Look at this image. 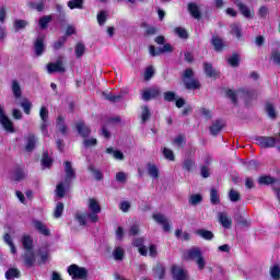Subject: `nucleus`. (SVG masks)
Masks as SVG:
<instances>
[{
    "instance_id": "1",
    "label": "nucleus",
    "mask_w": 280,
    "mask_h": 280,
    "mask_svg": "<svg viewBox=\"0 0 280 280\" xmlns=\"http://www.w3.org/2000/svg\"><path fill=\"white\" fill-rule=\"evenodd\" d=\"M182 82L186 91H200V89H202V83H200V80L196 78V72H194V69L191 68L184 70L182 74Z\"/></svg>"
},
{
    "instance_id": "2",
    "label": "nucleus",
    "mask_w": 280,
    "mask_h": 280,
    "mask_svg": "<svg viewBox=\"0 0 280 280\" xmlns=\"http://www.w3.org/2000/svg\"><path fill=\"white\" fill-rule=\"evenodd\" d=\"M186 259L196 261L198 270H205V267L207 266V261H205V256L202 255V249H200V247L187 249Z\"/></svg>"
},
{
    "instance_id": "3",
    "label": "nucleus",
    "mask_w": 280,
    "mask_h": 280,
    "mask_svg": "<svg viewBox=\"0 0 280 280\" xmlns=\"http://www.w3.org/2000/svg\"><path fill=\"white\" fill-rule=\"evenodd\" d=\"M89 213H86L90 222H93L94 224H97L100 222V215L98 213H102V206H100V202L95 198L89 199V206H88Z\"/></svg>"
},
{
    "instance_id": "4",
    "label": "nucleus",
    "mask_w": 280,
    "mask_h": 280,
    "mask_svg": "<svg viewBox=\"0 0 280 280\" xmlns=\"http://www.w3.org/2000/svg\"><path fill=\"white\" fill-rule=\"evenodd\" d=\"M68 275L73 279H82V280H86L89 279V270H86V268L84 267H80L75 264L70 265L68 267Z\"/></svg>"
},
{
    "instance_id": "5",
    "label": "nucleus",
    "mask_w": 280,
    "mask_h": 280,
    "mask_svg": "<svg viewBox=\"0 0 280 280\" xmlns=\"http://www.w3.org/2000/svg\"><path fill=\"white\" fill-rule=\"evenodd\" d=\"M0 124L2 128L5 130V132H11V133L16 132V129H14V124L5 115V110H3V107L1 105H0Z\"/></svg>"
},
{
    "instance_id": "6",
    "label": "nucleus",
    "mask_w": 280,
    "mask_h": 280,
    "mask_svg": "<svg viewBox=\"0 0 280 280\" xmlns=\"http://www.w3.org/2000/svg\"><path fill=\"white\" fill-rule=\"evenodd\" d=\"M256 141L259 147L265 148L266 150L270 148H275L277 145L279 139L270 136H259L256 137Z\"/></svg>"
},
{
    "instance_id": "7",
    "label": "nucleus",
    "mask_w": 280,
    "mask_h": 280,
    "mask_svg": "<svg viewBox=\"0 0 280 280\" xmlns=\"http://www.w3.org/2000/svg\"><path fill=\"white\" fill-rule=\"evenodd\" d=\"M67 69L65 68V63L62 61V57H59L56 62L47 63V72L48 73H65Z\"/></svg>"
},
{
    "instance_id": "8",
    "label": "nucleus",
    "mask_w": 280,
    "mask_h": 280,
    "mask_svg": "<svg viewBox=\"0 0 280 280\" xmlns=\"http://www.w3.org/2000/svg\"><path fill=\"white\" fill-rule=\"evenodd\" d=\"M150 55L153 56V58H156V56H161V54H172L174 51V47L172 44H164L163 47H154L150 46L149 47Z\"/></svg>"
},
{
    "instance_id": "9",
    "label": "nucleus",
    "mask_w": 280,
    "mask_h": 280,
    "mask_svg": "<svg viewBox=\"0 0 280 280\" xmlns=\"http://www.w3.org/2000/svg\"><path fill=\"white\" fill-rule=\"evenodd\" d=\"M232 1L245 19H253L255 16V11H250V8L244 4L242 0H232Z\"/></svg>"
},
{
    "instance_id": "10",
    "label": "nucleus",
    "mask_w": 280,
    "mask_h": 280,
    "mask_svg": "<svg viewBox=\"0 0 280 280\" xmlns=\"http://www.w3.org/2000/svg\"><path fill=\"white\" fill-rule=\"evenodd\" d=\"M75 130L82 139H89V137H91V127H89L84 120H79L75 124Z\"/></svg>"
},
{
    "instance_id": "11",
    "label": "nucleus",
    "mask_w": 280,
    "mask_h": 280,
    "mask_svg": "<svg viewBox=\"0 0 280 280\" xmlns=\"http://www.w3.org/2000/svg\"><path fill=\"white\" fill-rule=\"evenodd\" d=\"M33 49L35 51V56L40 57L43 54H45V49H47V46L45 45V37L38 36L34 40Z\"/></svg>"
},
{
    "instance_id": "12",
    "label": "nucleus",
    "mask_w": 280,
    "mask_h": 280,
    "mask_svg": "<svg viewBox=\"0 0 280 280\" xmlns=\"http://www.w3.org/2000/svg\"><path fill=\"white\" fill-rule=\"evenodd\" d=\"M63 164L66 173L65 183L69 187V185H71V180H74L75 178V170H73V166L71 165L70 161H66L63 162Z\"/></svg>"
},
{
    "instance_id": "13",
    "label": "nucleus",
    "mask_w": 280,
    "mask_h": 280,
    "mask_svg": "<svg viewBox=\"0 0 280 280\" xmlns=\"http://www.w3.org/2000/svg\"><path fill=\"white\" fill-rule=\"evenodd\" d=\"M63 164L66 173L65 183L69 187V185H71V180H74L75 178V170H73V166L71 165L70 161H66L63 162Z\"/></svg>"
},
{
    "instance_id": "14",
    "label": "nucleus",
    "mask_w": 280,
    "mask_h": 280,
    "mask_svg": "<svg viewBox=\"0 0 280 280\" xmlns=\"http://www.w3.org/2000/svg\"><path fill=\"white\" fill-rule=\"evenodd\" d=\"M171 275L174 280H187L189 276L185 271V269L178 267L177 265H173L171 268Z\"/></svg>"
},
{
    "instance_id": "15",
    "label": "nucleus",
    "mask_w": 280,
    "mask_h": 280,
    "mask_svg": "<svg viewBox=\"0 0 280 280\" xmlns=\"http://www.w3.org/2000/svg\"><path fill=\"white\" fill-rule=\"evenodd\" d=\"M203 71L207 78H211L212 80H218V78H220V71L213 68L211 62H203Z\"/></svg>"
},
{
    "instance_id": "16",
    "label": "nucleus",
    "mask_w": 280,
    "mask_h": 280,
    "mask_svg": "<svg viewBox=\"0 0 280 280\" xmlns=\"http://www.w3.org/2000/svg\"><path fill=\"white\" fill-rule=\"evenodd\" d=\"M210 45H212L214 51H217L218 54H222V51H224V49H226L224 39H222L220 36L213 35L210 40Z\"/></svg>"
},
{
    "instance_id": "17",
    "label": "nucleus",
    "mask_w": 280,
    "mask_h": 280,
    "mask_svg": "<svg viewBox=\"0 0 280 280\" xmlns=\"http://www.w3.org/2000/svg\"><path fill=\"white\" fill-rule=\"evenodd\" d=\"M153 220L158 222V224H162L163 226V231L165 233H170V231H172V224L168 223L167 219L165 218V215H163L162 213H154L152 215Z\"/></svg>"
},
{
    "instance_id": "18",
    "label": "nucleus",
    "mask_w": 280,
    "mask_h": 280,
    "mask_svg": "<svg viewBox=\"0 0 280 280\" xmlns=\"http://www.w3.org/2000/svg\"><path fill=\"white\" fill-rule=\"evenodd\" d=\"M56 128H57L58 132H60V135H62V137L67 136V133L69 132V126L65 121V116H57Z\"/></svg>"
},
{
    "instance_id": "19",
    "label": "nucleus",
    "mask_w": 280,
    "mask_h": 280,
    "mask_svg": "<svg viewBox=\"0 0 280 280\" xmlns=\"http://www.w3.org/2000/svg\"><path fill=\"white\" fill-rule=\"evenodd\" d=\"M159 96H161V90L159 88H152L142 93V100L144 102H150V100H155Z\"/></svg>"
},
{
    "instance_id": "20",
    "label": "nucleus",
    "mask_w": 280,
    "mask_h": 280,
    "mask_svg": "<svg viewBox=\"0 0 280 280\" xmlns=\"http://www.w3.org/2000/svg\"><path fill=\"white\" fill-rule=\"evenodd\" d=\"M188 12L192 19H196L197 21H200L202 19V13L200 12V8H198V4L195 2L188 3Z\"/></svg>"
},
{
    "instance_id": "21",
    "label": "nucleus",
    "mask_w": 280,
    "mask_h": 280,
    "mask_svg": "<svg viewBox=\"0 0 280 280\" xmlns=\"http://www.w3.org/2000/svg\"><path fill=\"white\" fill-rule=\"evenodd\" d=\"M24 178H25V171L23 170V167L21 166L15 167L13 170L11 180H13L14 183H21V180H24Z\"/></svg>"
},
{
    "instance_id": "22",
    "label": "nucleus",
    "mask_w": 280,
    "mask_h": 280,
    "mask_svg": "<svg viewBox=\"0 0 280 280\" xmlns=\"http://www.w3.org/2000/svg\"><path fill=\"white\" fill-rule=\"evenodd\" d=\"M223 128L224 124H222V119H217L214 124L210 126V135H212V137H218Z\"/></svg>"
},
{
    "instance_id": "23",
    "label": "nucleus",
    "mask_w": 280,
    "mask_h": 280,
    "mask_svg": "<svg viewBox=\"0 0 280 280\" xmlns=\"http://www.w3.org/2000/svg\"><path fill=\"white\" fill-rule=\"evenodd\" d=\"M34 228L38 233H40V235H45V237H49V235H51V232L43 221H34Z\"/></svg>"
},
{
    "instance_id": "24",
    "label": "nucleus",
    "mask_w": 280,
    "mask_h": 280,
    "mask_svg": "<svg viewBox=\"0 0 280 280\" xmlns=\"http://www.w3.org/2000/svg\"><path fill=\"white\" fill-rule=\"evenodd\" d=\"M23 260L27 268H32L36 264V255L34 254V250L25 252L23 255Z\"/></svg>"
},
{
    "instance_id": "25",
    "label": "nucleus",
    "mask_w": 280,
    "mask_h": 280,
    "mask_svg": "<svg viewBox=\"0 0 280 280\" xmlns=\"http://www.w3.org/2000/svg\"><path fill=\"white\" fill-rule=\"evenodd\" d=\"M25 150L27 152H34L36 150V136L33 133H30L27 139H26V145Z\"/></svg>"
},
{
    "instance_id": "26",
    "label": "nucleus",
    "mask_w": 280,
    "mask_h": 280,
    "mask_svg": "<svg viewBox=\"0 0 280 280\" xmlns=\"http://www.w3.org/2000/svg\"><path fill=\"white\" fill-rule=\"evenodd\" d=\"M7 280L21 279V270L18 268H9L4 275Z\"/></svg>"
},
{
    "instance_id": "27",
    "label": "nucleus",
    "mask_w": 280,
    "mask_h": 280,
    "mask_svg": "<svg viewBox=\"0 0 280 280\" xmlns=\"http://www.w3.org/2000/svg\"><path fill=\"white\" fill-rule=\"evenodd\" d=\"M22 246L26 250V253L33 252L34 241L32 240V236H30V235L23 236V238H22Z\"/></svg>"
},
{
    "instance_id": "28",
    "label": "nucleus",
    "mask_w": 280,
    "mask_h": 280,
    "mask_svg": "<svg viewBox=\"0 0 280 280\" xmlns=\"http://www.w3.org/2000/svg\"><path fill=\"white\" fill-rule=\"evenodd\" d=\"M196 235H199V237H202V240H206L207 242H211L213 240V232L205 229H199L196 231Z\"/></svg>"
},
{
    "instance_id": "29",
    "label": "nucleus",
    "mask_w": 280,
    "mask_h": 280,
    "mask_svg": "<svg viewBox=\"0 0 280 280\" xmlns=\"http://www.w3.org/2000/svg\"><path fill=\"white\" fill-rule=\"evenodd\" d=\"M51 21H54L52 15H44V16L39 18L38 25H39L40 30H47V27H49V24L51 23Z\"/></svg>"
},
{
    "instance_id": "30",
    "label": "nucleus",
    "mask_w": 280,
    "mask_h": 280,
    "mask_svg": "<svg viewBox=\"0 0 280 280\" xmlns=\"http://www.w3.org/2000/svg\"><path fill=\"white\" fill-rule=\"evenodd\" d=\"M103 95L105 97V100H107V102H112V104H117L119 102H121L124 95L121 94H118V95H115L113 93H105L103 92Z\"/></svg>"
},
{
    "instance_id": "31",
    "label": "nucleus",
    "mask_w": 280,
    "mask_h": 280,
    "mask_svg": "<svg viewBox=\"0 0 280 280\" xmlns=\"http://www.w3.org/2000/svg\"><path fill=\"white\" fill-rule=\"evenodd\" d=\"M148 174L151 176V178H159V166L156 164L149 163L147 165Z\"/></svg>"
},
{
    "instance_id": "32",
    "label": "nucleus",
    "mask_w": 280,
    "mask_h": 280,
    "mask_svg": "<svg viewBox=\"0 0 280 280\" xmlns=\"http://www.w3.org/2000/svg\"><path fill=\"white\" fill-rule=\"evenodd\" d=\"M259 185H275L277 183V178L270 175H262L258 178Z\"/></svg>"
},
{
    "instance_id": "33",
    "label": "nucleus",
    "mask_w": 280,
    "mask_h": 280,
    "mask_svg": "<svg viewBox=\"0 0 280 280\" xmlns=\"http://www.w3.org/2000/svg\"><path fill=\"white\" fill-rule=\"evenodd\" d=\"M228 65L233 68L240 67V54L232 52V56L226 60Z\"/></svg>"
},
{
    "instance_id": "34",
    "label": "nucleus",
    "mask_w": 280,
    "mask_h": 280,
    "mask_svg": "<svg viewBox=\"0 0 280 280\" xmlns=\"http://www.w3.org/2000/svg\"><path fill=\"white\" fill-rule=\"evenodd\" d=\"M89 172L94 174L95 180H104V173L97 170L94 164H90L88 167Z\"/></svg>"
},
{
    "instance_id": "35",
    "label": "nucleus",
    "mask_w": 280,
    "mask_h": 280,
    "mask_svg": "<svg viewBox=\"0 0 280 280\" xmlns=\"http://www.w3.org/2000/svg\"><path fill=\"white\" fill-rule=\"evenodd\" d=\"M70 10H82L84 8V0H70L68 1Z\"/></svg>"
},
{
    "instance_id": "36",
    "label": "nucleus",
    "mask_w": 280,
    "mask_h": 280,
    "mask_svg": "<svg viewBox=\"0 0 280 280\" xmlns=\"http://www.w3.org/2000/svg\"><path fill=\"white\" fill-rule=\"evenodd\" d=\"M231 34L237 38V40H242L243 34H242V26L238 24H232L231 26Z\"/></svg>"
},
{
    "instance_id": "37",
    "label": "nucleus",
    "mask_w": 280,
    "mask_h": 280,
    "mask_svg": "<svg viewBox=\"0 0 280 280\" xmlns=\"http://www.w3.org/2000/svg\"><path fill=\"white\" fill-rule=\"evenodd\" d=\"M162 154L166 161H176V155H174V151L168 149L167 147L162 148Z\"/></svg>"
},
{
    "instance_id": "38",
    "label": "nucleus",
    "mask_w": 280,
    "mask_h": 280,
    "mask_svg": "<svg viewBox=\"0 0 280 280\" xmlns=\"http://www.w3.org/2000/svg\"><path fill=\"white\" fill-rule=\"evenodd\" d=\"M42 165L43 167L50 168L51 165H54V160L49 158V152H44L43 158H42Z\"/></svg>"
},
{
    "instance_id": "39",
    "label": "nucleus",
    "mask_w": 280,
    "mask_h": 280,
    "mask_svg": "<svg viewBox=\"0 0 280 280\" xmlns=\"http://www.w3.org/2000/svg\"><path fill=\"white\" fill-rule=\"evenodd\" d=\"M107 154H113L114 159L117 161H124V152L116 150L113 147L106 149Z\"/></svg>"
},
{
    "instance_id": "40",
    "label": "nucleus",
    "mask_w": 280,
    "mask_h": 280,
    "mask_svg": "<svg viewBox=\"0 0 280 280\" xmlns=\"http://www.w3.org/2000/svg\"><path fill=\"white\" fill-rule=\"evenodd\" d=\"M153 272L159 279H165V267L161 265V262H158V265L153 267Z\"/></svg>"
},
{
    "instance_id": "41",
    "label": "nucleus",
    "mask_w": 280,
    "mask_h": 280,
    "mask_svg": "<svg viewBox=\"0 0 280 280\" xmlns=\"http://www.w3.org/2000/svg\"><path fill=\"white\" fill-rule=\"evenodd\" d=\"M210 202L211 205H220V194L215 188L210 190Z\"/></svg>"
},
{
    "instance_id": "42",
    "label": "nucleus",
    "mask_w": 280,
    "mask_h": 280,
    "mask_svg": "<svg viewBox=\"0 0 280 280\" xmlns=\"http://www.w3.org/2000/svg\"><path fill=\"white\" fill-rule=\"evenodd\" d=\"M86 51V47L82 43H78L74 47V54L77 58H82L84 52Z\"/></svg>"
},
{
    "instance_id": "43",
    "label": "nucleus",
    "mask_w": 280,
    "mask_h": 280,
    "mask_svg": "<svg viewBox=\"0 0 280 280\" xmlns=\"http://www.w3.org/2000/svg\"><path fill=\"white\" fill-rule=\"evenodd\" d=\"M266 113L270 119H277V110L275 109V105H272V103L266 104Z\"/></svg>"
},
{
    "instance_id": "44",
    "label": "nucleus",
    "mask_w": 280,
    "mask_h": 280,
    "mask_svg": "<svg viewBox=\"0 0 280 280\" xmlns=\"http://www.w3.org/2000/svg\"><path fill=\"white\" fill-rule=\"evenodd\" d=\"M194 167H196V161L186 159L183 162V168L186 170V172H194Z\"/></svg>"
},
{
    "instance_id": "45",
    "label": "nucleus",
    "mask_w": 280,
    "mask_h": 280,
    "mask_svg": "<svg viewBox=\"0 0 280 280\" xmlns=\"http://www.w3.org/2000/svg\"><path fill=\"white\" fill-rule=\"evenodd\" d=\"M188 202L189 205H192V207L200 205V202H202V195L200 194L191 195L188 199Z\"/></svg>"
},
{
    "instance_id": "46",
    "label": "nucleus",
    "mask_w": 280,
    "mask_h": 280,
    "mask_svg": "<svg viewBox=\"0 0 280 280\" xmlns=\"http://www.w3.org/2000/svg\"><path fill=\"white\" fill-rule=\"evenodd\" d=\"M28 8H32V10H36L37 12H43L45 10V1L39 2H28Z\"/></svg>"
},
{
    "instance_id": "47",
    "label": "nucleus",
    "mask_w": 280,
    "mask_h": 280,
    "mask_svg": "<svg viewBox=\"0 0 280 280\" xmlns=\"http://www.w3.org/2000/svg\"><path fill=\"white\" fill-rule=\"evenodd\" d=\"M229 198L231 202H240V200H242V195L240 194V191L231 189L229 191Z\"/></svg>"
},
{
    "instance_id": "48",
    "label": "nucleus",
    "mask_w": 280,
    "mask_h": 280,
    "mask_svg": "<svg viewBox=\"0 0 280 280\" xmlns=\"http://www.w3.org/2000/svg\"><path fill=\"white\" fill-rule=\"evenodd\" d=\"M125 255H126V253L124 252V249L121 247H116L113 252V256L116 261H121L124 259Z\"/></svg>"
},
{
    "instance_id": "49",
    "label": "nucleus",
    "mask_w": 280,
    "mask_h": 280,
    "mask_svg": "<svg viewBox=\"0 0 280 280\" xmlns=\"http://www.w3.org/2000/svg\"><path fill=\"white\" fill-rule=\"evenodd\" d=\"M12 91H13L14 97H16L19 100V97H21V95H22L21 85L19 84V81H16V80L12 81Z\"/></svg>"
},
{
    "instance_id": "50",
    "label": "nucleus",
    "mask_w": 280,
    "mask_h": 280,
    "mask_svg": "<svg viewBox=\"0 0 280 280\" xmlns=\"http://www.w3.org/2000/svg\"><path fill=\"white\" fill-rule=\"evenodd\" d=\"M175 34L178 35V37L183 38L184 40H187V38H189V33L187 32V30L180 26L175 27Z\"/></svg>"
},
{
    "instance_id": "51",
    "label": "nucleus",
    "mask_w": 280,
    "mask_h": 280,
    "mask_svg": "<svg viewBox=\"0 0 280 280\" xmlns=\"http://www.w3.org/2000/svg\"><path fill=\"white\" fill-rule=\"evenodd\" d=\"M220 223L222 224L223 229H230V226L233 224V221L231 220V218H229L224 214H221Z\"/></svg>"
},
{
    "instance_id": "52",
    "label": "nucleus",
    "mask_w": 280,
    "mask_h": 280,
    "mask_svg": "<svg viewBox=\"0 0 280 280\" xmlns=\"http://www.w3.org/2000/svg\"><path fill=\"white\" fill-rule=\"evenodd\" d=\"M65 43H67V36L66 35H62L59 40L55 42L54 43V49L56 51L62 49V47H65Z\"/></svg>"
},
{
    "instance_id": "53",
    "label": "nucleus",
    "mask_w": 280,
    "mask_h": 280,
    "mask_svg": "<svg viewBox=\"0 0 280 280\" xmlns=\"http://www.w3.org/2000/svg\"><path fill=\"white\" fill-rule=\"evenodd\" d=\"M65 211V203L62 202H58L56 208H55V212H54V217L55 218H62V212Z\"/></svg>"
},
{
    "instance_id": "54",
    "label": "nucleus",
    "mask_w": 280,
    "mask_h": 280,
    "mask_svg": "<svg viewBox=\"0 0 280 280\" xmlns=\"http://www.w3.org/2000/svg\"><path fill=\"white\" fill-rule=\"evenodd\" d=\"M271 279L279 280L280 279V267L279 265H273L270 269Z\"/></svg>"
},
{
    "instance_id": "55",
    "label": "nucleus",
    "mask_w": 280,
    "mask_h": 280,
    "mask_svg": "<svg viewBox=\"0 0 280 280\" xmlns=\"http://www.w3.org/2000/svg\"><path fill=\"white\" fill-rule=\"evenodd\" d=\"M271 60L273 61V65H277L278 67H280V50L279 49L271 50Z\"/></svg>"
},
{
    "instance_id": "56",
    "label": "nucleus",
    "mask_w": 280,
    "mask_h": 280,
    "mask_svg": "<svg viewBox=\"0 0 280 280\" xmlns=\"http://www.w3.org/2000/svg\"><path fill=\"white\" fill-rule=\"evenodd\" d=\"M108 19V14L106 11L102 10L101 12L97 13V23L98 25H104Z\"/></svg>"
},
{
    "instance_id": "57",
    "label": "nucleus",
    "mask_w": 280,
    "mask_h": 280,
    "mask_svg": "<svg viewBox=\"0 0 280 280\" xmlns=\"http://www.w3.org/2000/svg\"><path fill=\"white\" fill-rule=\"evenodd\" d=\"M238 93H242L247 100H253L255 97L256 92L255 90H248V89H241L238 90Z\"/></svg>"
},
{
    "instance_id": "58",
    "label": "nucleus",
    "mask_w": 280,
    "mask_h": 280,
    "mask_svg": "<svg viewBox=\"0 0 280 280\" xmlns=\"http://www.w3.org/2000/svg\"><path fill=\"white\" fill-rule=\"evenodd\" d=\"M150 117H152V113L150 112V107L144 106L142 108V114H141V119H142L143 124H145V121H148V119H150Z\"/></svg>"
},
{
    "instance_id": "59",
    "label": "nucleus",
    "mask_w": 280,
    "mask_h": 280,
    "mask_svg": "<svg viewBox=\"0 0 280 280\" xmlns=\"http://www.w3.org/2000/svg\"><path fill=\"white\" fill-rule=\"evenodd\" d=\"M39 117L42 121L47 122L49 119V109H47L45 106L40 107Z\"/></svg>"
},
{
    "instance_id": "60",
    "label": "nucleus",
    "mask_w": 280,
    "mask_h": 280,
    "mask_svg": "<svg viewBox=\"0 0 280 280\" xmlns=\"http://www.w3.org/2000/svg\"><path fill=\"white\" fill-rule=\"evenodd\" d=\"M38 255V264H47V261H49V252L47 249H45L44 252H39Z\"/></svg>"
},
{
    "instance_id": "61",
    "label": "nucleus",
    "mask_w": 280,
    "mask_h": 280,
    "mask_svg": "<svg viewBox=\"0 0 280 280\" xmlns=\"http://www.w3.org/2000/svg\"><path fill=\"white\" fill-rule=\"evenodd\" d=\"M226 97H229L232 102V104H234V106H237V93H235V91L229 89L226 91Z\"/></svg>"
},
{
    "instance_id": "62",
    "label": "nucleus",
    "mask_w": 280,
    "mask_h": 280,
    "mask_svg": "<svg viewBox=\"0 0 280 280\" xmlns=\"http://www.w3.org/2000/svg\"><path fill=\"white\" fill-rule=\"evenodd\" d=\"M21 107L23 108L25 115H30L32 113V103L27 100H24L21 103Z\"/></svg>"
},
{
    "instance_id": "63",
    "label": "nucleus",
    "mask_w": 280,
    "mask_h": 280,
    "mask_svg": "<svg viewBox=\"0 0 280 280\" xmlns=\"http://www.w3.org/2000/svg\"><path fill=\"white\" fill-rule=\"evenodd\" d=\"M164 102H176V92H164Z\"/></svg>"
},
{
    "instance_id": "64",
    "label": "nucleus",
    "mask_w": 280,
    "mask_h": 280,
    "mask_svg": "<svg viewBox=\"0 0 280 280\" xmlns=\"http://www.w3.org/2000/svg\"><path fill=\"white\" fill-rule=\"evenodd\" d=\"M56 192L58 198H62L65 196V194H67V190L65 189V184L59 183L56 186Z\"/></svg>"
}]
</instances>
